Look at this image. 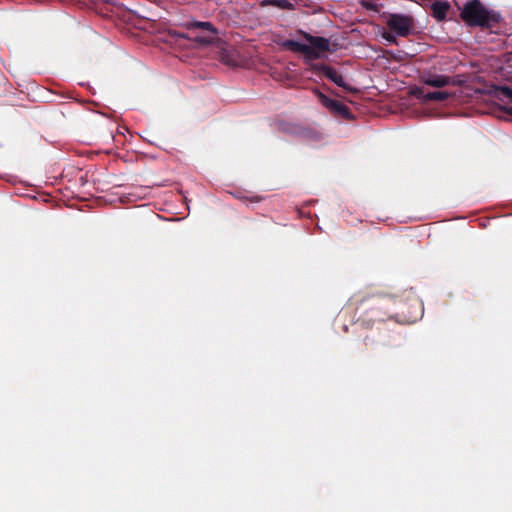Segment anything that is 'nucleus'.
Segmentation results:
<instances>
[{"label": "nucleus", "mask_w": 512, "mask_h": 512, "mask_svg": "<svg viewBox=\"0 0 512 512\" xmlns=\"http://www.w3.org/2000/svg\"><path fill=\"white\" fill-rule=\"evenodd\" d=\"M460 16L467 25L482 28H493L501 21V15L494 10L487 9L480 0L467 2Z\"/></svg>", "instance_id": "1"}, {"label": "nucleus", "mask_w": 512, "mask_h": 512, "mask_svg": "<svg viewBox=\"0 0 512 512\" xmlns=\"http://www.w3.org/2000/svg\"><path fill=\"white\" fill-rule=\"evenodd\" d=\"M389 29L398 36L407 37L414 29V19L410 15L392 13L386 21Z\"/></svg>", "instance_id": "2"}, {"label": "nucleus", "mask_w": 512, "mask_h": 512, "mask_svg": "<svg viewBox=\"0 0 512 512\" xmlns=\"http://www.w3.org/2000/svg\"><path fill=\"white\" fill-rule=\"evenodd\" d=\"M313 93L316 95L320 103L333 115L339 116L346 120H351L354 118L348 106L342 102L329 98L317 88L313 89Z\"/></svg>", "instance_id": "3"}, {"label": "nucleus", "mask_w": 512, "mask_h": 512, "mask_svg": "<svg viewBox=\"0 0 512 512\" xmlns=\"http://www.w3.org/2000/svg\"><path fill=\"white\" fill-rule=\"evenodd\" d=\"M310 70L315 74H323L327 79L346 91H352V88L344 80L343 76L333 67L323 63H311Z\"/></svg>", "instance_id": "4"}, {"label": "nucleus", "mask_w": 512, "mask_h": 512, "mask_svg": "<svg viewBox=\"0 0 512 512\" xmlns=\"http://www.w3.org/2000/svg\"><path fill=\"white\" fill-rule=\"evenodd\" d=\"M282 46L289 51L303 54L305 59L309 61L317 60L321 57V53H319L311 45H307L295 40H285L282 43Z\"/></svg>", "instance_id": "5"}, {"label": "nucleus", "mask_w": 512, "mask_h": 512, "mask_svg": "<svg viewBox=\"0 0 512 512\" xmlns=\"http://www.w3.org/2000/svg\"><path fill=\"white\" fill-rule=\"evenodd\" d=\"M392 294L385 292H377L367 296H355L353 301L357 305V310L366 311V307L369 306L372 309L379 308L380 299L385 297H391Z\"/></svg>", "instance_id": "6"}, {"label": "nucleus", "mask_w": 512, "mask_h": 512, "mask_svg": "<svg viewBox=\"0 0 512 512\" xmlns=\"http://www.w3.org/2000/svg\"><path fill=\"white\" fill-rule=\"evenodd\" d=\"M300 33L302 34L303 38L309 43V45L315 48L319 53L334 51V49L330 48L329 39L320 36H313L304 31H301Z\"/></svg>", "instance_id": "7"}, {"label": "nucleus", "mask_w": 512, "mask_h": 512, "mask_svg": "<svg viewBox=\"0 0 512 512\" xmlns=\"http://www.w3.org/2000/svg\"><path fill=\"white\" fill-rule=\"evenodd\" d=\"M449 9L450 4L447 1H435L431 5L432 16L439 22L446 19Z\"/></svg>", "instance_id": "8"}, {"label": "nucleus", "mask_w": 512, "mask_h": 512, "mask_svg": "<svg viewBox=\"0 0 512 512\" xmlns=\"http://www.w3.org/2000/svg\"><path fill=\"white\" fill-rule=\"evenodd\" d=\"M423 81L426 85L436 88L445 87L453 83L451 77L437 74L429 75Z\"/></svg>", "instance_id": "9"}, {"label": "nucleus", "mask_w": 512, "mask_h": 512, "mask_svg": "<svg viewBox=\"0 0 512 512\" xmlns=\"http://www.w3.org/2000/svg\"><path fill=\"white\" fill-rule=\"evenodd\" d=\"M418 97H421L427 101L442 102V101L447 100L450 97V94L445 91H433V92L424 93L423 89H419Z\"/></svg>", "instance_id": "10"}, {"label": "nucleus", "mask_w": 512, "mask_h": 512, "mask_svg": "<svg viewBox=\"0 0 512 512\" xmlns=\"http://www.w3.org/2000/svg\"><path fill=\"white\" fill-rule=\"evenodd\" d=\"M261 6H275L279 9L283 10H294L295 6L288 0H263L261 1Z\"/></svg>", "instance_id": "11"}, {"label": "nucleus", "mask_w": 512, "mask_h": 512, "mask_svg": "<svg viewBox=\"0 0 512 512\" xmlns=\"http://www.w3.org/2000/svg\"><path fill=\"white\" fill-rule=\"evenodd\" d=\"M495 94L498 99H508L512 103V88L508 86H497L495 88Z\"/></svg>", "instance_id": "12"}, {"label": "nucleus", "mask_w": 512, "mask_h": 512, "mask_svg": "<svg viewBox=\"0 0 512 512\" xmlns=\"http://www.w3.org/2000/svg\"><path fill=\"white\" fill-rule=\"evenodd\" d=\"M191 27L207 30V31L211 32L212 34H216L217 33L216 28L210 22H199V21H196V22L191 24Z\"/></svg>", "instance_id": "13"}, {"label": "nucleus", "mask_w": 512, "mask_h": 512, "mask_svg": "<svg viewBox=\"0 0 512 512\" xmlns=\"http://www.w3.org/2000/svg\"><path fill=\"white\" fill-rule=\"evenodd\" d=\"M195 40L201 44H210L212 43L213 38L207 36H197L195 37Z\"/></svg>", "instance_id": "14"}, {"label": "nucleus", "mask_w": 512, "mask_h": 512, "mask_svg": "<svg viewBox=\"0 0 512 512\" xmlns=\"http://www.w3.org/2000/svg\"><path fill=\"white\" fill-rule=\"evenodd\" d=\"M383 38L391 44L397 43L396 37L391 33H387V32L383 33Z\"/></svg>", "instance_id": "15"}, {"label": "nucleus", "mask_w": 512, "mask_h": 512, "mask_svg": "<svg viewBox=\"0 0 512 512\" xmlns=\"http://www.w3.org/2000/svg\"><path fill=\"white\" fill-rule=\"evenodd\" d=\"M363 342H364V346H365V347H368L369 345H371V344H373V343H374V340H373L371 337L366 336V337L364 338Z\"/></svg>", "instance_id": "16"}, {"label": "nucleus", "mask_w": 512, "mask_h": 512, "mask_svg": "<svg viewBox=\"0 0 512 512\" xmlns=\"http://www.w3.org/2000/svg\"><path fill=\"white\" fill-rule=\"evenodd\" d=\"M385 315H386V313H385V312H379V313L375 316L374 320L382 321V320H384V316H385Z\"/></svg>", "instance_id": "17"}, {"label": "nucleus", "mask_w": 512, "mask_h": 512, "mask_svg": "<svg viewBox=\"0 0 512 512\" xmlns=\"http://www.w3.org/2000/svg\"><path fill=\"white\" fill-rule=\"evenodd\" d=\"M367 9H370V10H374L375 9V6L373 4H365L364 5Z\"/></svg>", "instance_id": "18"}, {"label": "nucleus", "mask_w": 512, "mask_h": 512, "mask_svg": "<svg viewBox=\"0 0 512 512\" xmlns=\"http://www.w3.org/2000/svg\"><path fill=\"white\" fill-rule=\"evenodd\" d=\"M415 303H417L418 306L421 307V305H420V303H419V301L417 299H415Z\"/></svg>", "instance_id": "19"}, {"label": "nucleus", "mask_w": 512, "mask_h": 512, "mask_svg": "<svg viewBox=\"0 0 512 512\" xmlns=\"http://www.w3.org/2000/svg\"><path fill=\"white\" fill-rule=\"evenodd\" d=\"M293 132H294V133H298L299 131H298V129H296V128H295V129L293 130Z\"/></svg>", "instance_id": "20"}]
</instances>
